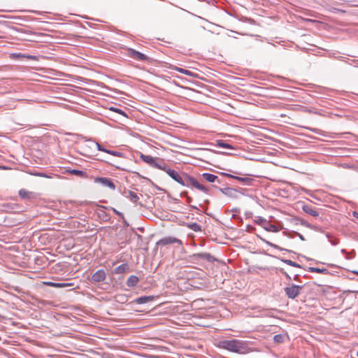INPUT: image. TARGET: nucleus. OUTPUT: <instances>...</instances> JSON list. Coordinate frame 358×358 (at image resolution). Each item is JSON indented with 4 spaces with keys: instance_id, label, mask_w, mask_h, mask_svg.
<instances>
[{
    "instance_id": "1",
    "label": "nucleus",
    "mask_w": 358,
    "mask_h": 358,
    "mask_svg": "<svg viewBox=\"0 0 358 358\" xmlns=\"http://www.w3.org/2000/svg\"><path fill=\"white\" fill-rule=\"evenodd\" d=\"M220 348L238 354H247L252 352L249 343L239 339H225L220 341L218 345Z\"/></svg>"
},
{
    "instance_id": "2",
    "label": "nucleus",
    "mask_w": 358,
    "mask_h": 358,
    "mask_svg": "<svg viewBox=\"0 0 358 358\" xmlns=\"http://www.w3.org/2000/svg\"><path fill=\"white\" fill-rule=\"evenodd\" d=\"M178 183L189 188L194 187L205 193H208L209 192V189L208 187L201 184L196 178L192 176L183 171H182V176Z\"/></svg>"
},
{
    "instance_id": "3",
    "label": "nucleus",
    "mask_w": 358,
    "mask_h": 358,
    "mask_svg": "<svg viewBox=\"0 0 358 358\" xmlns=\"http://www.w3.org/2000/svg\"><path fill=\"white\" fill-rule=\"evenodd\" d=\"M140 158L151 167L158 169H161L163 166L162 164L165 162L162 159L153 157L150 155H145L143 153H140Z\"/></svg>"
},
{
    "instance_id": "4",
    "label": "nucleus",
    "mask_w": 358,
    "mask_h": 358,
    "mask_svg": "<svg viewBox=\"0 0 358 358\" xmlns=\"http://www.w3.org/2000/svg\"><path fill=\"white\" fill-rule=\"evenodd\" d=\"M254 222L267 231L278 232L280 231V229L276 225L272 224L270 221H268L262 217H256V218L254 220Z\"/></svg>"
},
{
    "instance_id": "5",
    "label": "nucleus",
    "mask_w": 358,
    "mask_h": 358,
    "mask_svg": "<svg viewBox=\"0 0 358 358\" xmlns=\"http://www.w3.org/2000/svg\"><path fill=\"white\" fill-rule=\"evenodd\" d=\"M303 289V285H296L293 283L289 284L284 288L285 295L291 299H294Z\"/></svg>"
},
{
    "instance_id": "6",
    "label": "nucleus",
    "mask_w": 358,
    "mask_h": 358,
    "mask_svg": "<svg viewBox=\"0 0 358 358\" xmlns=\"http://www.w3.org/2000/svg\"><path fill=\"white\" fill-rule=\"evenodd\" d=\"M127 56L137 61H142L148 63L152 62V59L146 55L143 54L133 48H127Z\"/></svg>"
},
{
    "instance_id": "7",
    "label": "nucleus",
    "mask_w": 358,
    "mask_h": 358,
    "mask_svg": "<svg viewBox=\"0 0 358 358\" xmlns=\"http://www.w3.org/2000/svg\"><path fill=\"white\" fill-rule=\"evenodd\" d=\"M2 210L10 213H19L23 212L24 207L17 203H7L1 206Z\"/></svg>"
},
{
    "instance_id": "8",
    "label": "nucleus",
    "mask_w": 358,
    "mask_h": 358,
    "mask_svg": "<svg viewBox=\"0 0 358 358\" xmlns=\"http://www.w3.org/2000/svg\"><path fill=\"white\" fill-rule=\"evenodd\" d=\"M162 165L163 166L160 170L166 172L169 176H170L173 180L178 183L182 176V171L178 172L174 169H171L166 162H164Z\"/></svg>"
},
{
    "instance_id": "9",
    "label": "nucleus",
    "mask_w": 358,
    "mask_h": 358,
    "mask_svg": "<svg viewBox=\"0 0 358 358\" xmlns=\"http://www.w3.org/2000/svg\"><path fill=\"white\" fill-rule=\"evenodd\" d=\"M157 245H159V246H165V245H171V244H178V245H182V242L181 240L176 238V237H173V236H166V237H164L162 238H161L160 240H159L157 242Z\"/></svg>"
},
{
    "instance_id": "10",
    "label": "nucleus",
    "mask_w": 358,
    "mask_h": 358,
    "mask_svg": "<svg viewBox=\"0 0 358 358\" xmlns=\"http://www.w3.org/2000/svg\"><path fill=\"white\" fill-rule=\"evenodd\" d=\"M190 259L192 262L198 261L199 259H204L208 262H213L215 260V257L208 252L193 254L190 256Z\"/></svg>"
},
{
    "instance_id": "11",
    "label": "nucleus",
    "mask_w": 358,
    "mask_h": 358,
    "mask_svg": "<svg viewBox=\"0 0 358 358\" xmlns=\"http://www.w3.org/2000/svg\"><path fill=\"white\" fill-rule=\"evenodd\" d=\"M95 183H100L104 187H107L113 190L115 189V185L111 178L104 177H96L94 180Z\"/></svg>"
},
{
    "instance_id": "12",
    "label": "nucleus",
    "mask_w": 358,
    "mask_h": 358,
    "mask_svg": "<svg viewBox=\"0 0 358 358\" xmlns=\"http://www.w3.org/2000/svg\"><path fill=\"white\" fill-rule=\"evenodd\" d=\"M92 144H95L96 148H97V150H99V151H102V152H104L106 153H108V154H110L113 156H115V157H124V154L123 152H119V151H116V150H109V149H107L103 145L99 143H94V142H91Z\"/></svg>"
},
{
    "instance_id": "13",
    "label": "nucleus",
    "mask_w": 358,
    "mask_h": 358,
    "mask_svg": "<svg viewBox=\"0 0 358 358\" xmlns=\"http://www.w3.org/2000/svg\"><path fill=\"white\" fill-rule=\"evenodd\" d=\"M106 278V273L103 269L96 271L92 275L91 280L92 282L97 283L103 282Z\"/></svg>"
},
{
    "instance_id": "14",
    "label": "nucleus",
    "mask_w": 358,
    "mask_h": 358,
    "mask_svg": "<svg viewBox=\"0 0 358 358\" xmlns=\"http://www.w3.org/2000/svg\"><path fill=\"white\" fill-rule=\"evenodd\" d=\"M302 210L306 213H307L314 217H317L320 215L319 210L311 205H308V204L303 205L302 206Z\"/></svg>"
},
{
    "instance_id": "15",
    "label": "nucleus",
    "mask_w": 358,
    "mask_h": 358,
    "mask_svg": "<svg viewBox=\"0 0 358 358\" xmlns=\"http://www.w3.org/2000/svg\"><path fill=\"white\" fill-rule=\"evenodd\" d=\"M18 194L22 199L32 200L36 198V195L34 192H29L25 189H20Z\"/></svg>"
},
{
    "instance_id": "16",
    "label": "nucleus",
    "mask_w": 358,
    "mask_h": 358,
    "mask_svg": "<svg viewBox=\"0 0 358 358\" xmlns=\"http://www.w3.org/2000/svg\"><path fill=\"white\" fill-rule=\"evenodd\" d=\"M99 208L97 210V215L99 218L102 220L104 222H108L110 220V216L109 214H108L103 209L108 208L106 206H99Z\"/></svg>"
},
{
    "instance_id": "17",
    "label": "nucleus",
    "mask_w": 358,
    "mask_h": 358,
    "mask_svg": "<svg viewBox=\"0 0 358 358\" xmlns=\"http://www.w3.org/2000/svg\"><path fill=\"white\" fill-rule=\"evenodd\" d=\"M65 173H68L71 175L76 176L80 178H88L87 173L86 171H83L81 170L66 169L65 170Z\"/></svg>"
},
{
    "instance_id": "18",
    "label": "nucleus",
    "mask_w": 358,
    "mask_h": 358,
    "mask_svg": "<svg viewBox=\"0 0 358 358\" xmlns=\"http://www.w3.org/2000/svg\"><path fill=\"white\" fill-rule=\"evenodd\" d=\"M234 179L238 181L241 184L248 186L253 185L254 182H255L254 178L250 177H241L236 176V177H234Z\"/></svg>"
},
{
    "instance_id": "19",
    "label": "nucleus",
    "mask_w": 358,
    "mask_h": 358,
    "mask_svg": "<svg viewBox=\"0 0 358 358\" xmlns=\"http://www.w3.org/2000/svg\"><path fill=\"white\" fill-rule=\"evenodd\" d=\"M155 299L154 296H143L138 298H136L134 301L138 304H143L150 302L153 301Z\"/></svg>"
},
{
    "instance_id": "20",
    "label": "nucleus",
    "mask_w": 358,
    "mask_h": 358,
    "mask_svg": "<svg viewBox=\"0 0 358 358\" xmlns=\"http://www.w3.org/2000/svg\"><path fill=\"white\" fill-rule=\"evenodd\" d=\"M139 282V278L134 275H130L127 280V285L129 287H134Z\"/></svg>"
},
{
    "instance_id": "21",
    "label": "nucleus",
    "mask_w": 358,
    "mask_h": 358,
    "mask_svg": "<svg viewBox=\"0 0 358 358\" xmlns=\"http://www.w3.org/2000/svg\"><path fill=\"white\" fill-rule=\"evenodd\" d=\"M129 270V266L127 264H122L115 268L114 273L122 274Z\"/></svg>"
},
{
    "instance_id": "22",
    "label": "nucleus",
    "mask_w": 358,
    "mask_h": 358,
    "mask_svg": "<svg viewBox=\"0 0 358 358\" xmlns=\"http://www.w3.org/2000/svg\"><path fill=\"white\" fill-rule=\"evenodd\" d=\"M201 177L208 182H215L217 180V176L209 173H202Z\"/></svg>"
},
{
    "instance_id": "23",
    "label": "nucleus",
    "mask_w": 358,
    "mask_h": 358,
    "mask_svg": "<svg viewBox=\"0 0 358 358\" xmlns=\"http://www.w3.org/2000/svg\"><path fill=\"white\" fill-rule=\"evenodd\" d=\"M308 271L311 273H322V274H329V271L328 269L325 268H317V267H308L306 269Z\"/></svg>"
},
{
    "instance_id": "24",
    "label": "nucleus",
    "mask_w": 358,
    "mask_h": 358,
    "mask_svg": "<svg viewBox=\"0 0 358 358\" xmlns=\"http://www.w3.org/2000/svg\"><path fill=\"white\" fill-rule=\"evenodd\" d=\"M261 240L264 242L266 244H267L268 245L275 248V249H277L278 250H280V251H282V250H285V251H287L288 252H293V251L290 250H287V249H285L283 248H281L280 246L276 245V244H274L268 241H266V239H264L262 238H260Z\"/></svg>"
},
{
    "instance_id": "25",
    "label": "nucleus",
    "mask_w": 358,
    "mask_h": 358,
    "mask_svg": "<svg viewBox=\"0 0 358 358\" xmlns=\"http://www.w3.org/2000/svg\"><path fill=\"white\" fill-rule=\"evenodd\" d=\"M283 234L289 238H294V236H297L301 241H305L304 236L300 233L292 231H283Z\"/></svg>"
},
{
    "instance_id": "26",
    "label": "nucleus",
    "mask_w": 358,
    "mask_h": 358,
    "mask_svg": "<svg viewBox=\"0 0 358 358\" xmlns=\"http://www.w3.org/2000/svg\"><path fill=\"white\" fill-rule=\"evenodd\" d=\"M126 196L127 198H129L134 203H136V204L138 203V201L139 200V196L134 192L129 190L127 192V195H126Z\"/></svg>"
},
{
    "instance_id": "27",
    "label": "nucleus",
    "mask_w": 358,
    "mask_h": 358,
    "mask_svg": "<svg viewBox=\"0 0 358 358\" xmlns=\"http://www.w3.org/2000/svg\"><path fill=\"white\" fill-rule=\"evenodd\" d=\"M286 337H287V334H276L273 336V341L277 344L282 343L285 342Z\"/></svg>"
},
{
    "instance_id": "28",
    "label": "nucleus",
    "mask_w": 358,
    "mask_h": 358,
    "mask_svg": "<svg viewBox=\"0 0 358 358\" xmlns=\"http://www.w3.org/2000/svg\"><path fill=\"white\" fill-rule=\"evenodd\" d=\"M186 226L194 232L201 231V227L196 222L188 223Z\"/></svg>"
},
{
    "instance_id": "29",
    "label": "nucleus",
    "mask_w": 358,
    "mask_h": 358,
    "mask_svg": "<svg viewBox=\"0 0 358 358\" xmlns=\"http://www.w3.org/2000/svg\"><path fill=\"white\" fill-rule=\"evenodd\" d=\"M171 69L173 70H176V71L183 73L185 75L191 76H192L194 75V73L192 71L185 69H182V68H180V67L173 66Z\"/></svg>"
},
{
    "instance_id": "30",
    "label": "nucleus",
    "mask_w": 358,
    "mask_h": 358,
    "mask_svg": "<svg viewBox=\"0 0 358 358\" xmlns=\"http://www.w3.org/2000/svg\"><path fill=\"white\" fill-rule=\"evenodd\" d=\"M217 145L223 148H227V149H234L233 146L225 141L222 140H217Z\"/></svg>"
},
{
    "instance_id": "31",
    "label": "nucleus",
    "mask_w": 358,
    "mask_h": 358,
    "mask_svg": "<svg viewBox=\"0 0 358 358\" xmlns=\"http://www.w3.org/2000/svg\"><path fill=\"white\" fill-rule=\"evenodd\" d=\"M67 287H71L73 289L75 288V284L73 282H57L56 285V287L57 288H64Z\"/></svg>"
},
{
    "instance_id": "32",
    "label": "nucleus",
    "mask_w": 358,
    "mask_h": 358,
    "mask_svg": "<svg viewBox=\"0 0 358 358\" xmlns=\"http://www.w3.org/2000/svg\"><path fill=\"white\" fill-rule=\"evenodd\" d=\"M115 299L116 301L121 303H124L127 301V296L124 294H118L115 296Z\"/></svg>"
},
{
    "instance_id": "33",
    "label": "nucleus",
    "mask_w": 358,
    "mask_h": 358,
    "mask_svg": "<svg viewBox=\"0 0 358 358\" xmlns=\"http://www.w3.org/2000/svg\"><path fill=\"white\" fill-rule=\"evenodd\" d=\"M110 110L114 111V112H115V113H117L118 114H120V115H123L124 117H127V113L124 110L120 109V108H115V107H110Z\"/></svg>"
},
{
    "instance_id": "34",
    "label": "nucleus",
    "mask_w": 358,
    "mask_h": 358,
    "mask_svg": "<svg viewBox=\"0 0 358 358\" xmlns=\"http://www.w3.org/2000/svg\"><path fill=\"white\" fill-rule=\"evenodd\" d=\"M296 220L297 221H299L300 222V224L303 226H305L306 227H308V228H311V225L310 224H309L308 222H306V220H303V219H301V218H296Z\"/></svg>"
},
{
    "instance_id": "35",
    "label": "nucleus",
    "mask_w": 358,
    "mask_h": 358,
    "mask_svg": "<svg viewBox=\"0 0 358 358\" xmlns=\"http://www.w3.org/2000/svg\"><path fill=\"white\" fill-rule=\"evenodd\" d=\"M329 238V242L331 243L332 245H336L339 243V240L336 238H331L329 235H327Z\"/></svg>"
},
{
    "instance_id": "36",
    "label": "nucleus",
    "mask_w": 358,
    "mask_h": 358,
    "mask_svg": "<svg viewBox=\"0 0 358 358\" xmlns=\"http://www.w3.org/2000/svg\"><path fill=\"white\" fill-rule=\"evenodd\" d=\"M280 259L281 262L285 263L286 264H287L289 266H293L294 262L290 259H283V258H280Z\"/></svg>"
},
{
    "instance_id": "37",
    "label": "nucleus",
    "mask_w": 358,
    "mask_h": 358,
    "mask_svg": "<svg viewBox=\"0 0 358 358\" xmlns=\"http://www.w3.org/2000/svg\"><path fill=\"white\" fill-rule=\"evenodd\" d=\"M279 271L282 275H284L286 277L287 279H288L289 280H291L290 275L285 271L284 268H280Z\"/></svg>"
},
{
    "instance_id": "38",
    "label": "nucleus",
    "mask_w": 358,
    "mask_h": 358,
    "mask_svg": "<svg viewBox=\"0 0 358 358\" xmlns=\"http://www.w3.org/2000/svg\"><path fill=\"white\" fill-rule=\"evenodd\" d=\"M44 284L48 286H50V287H56L57 282L48 281V282H44Z\"/></svg>"
},
{
    "instance_id": "39",
    "label": "nucleus",
    "mask_w": 358,
    "mask_h": 358,
    "mask_svg": "<svg viewBox=\"0 0 358 358\" xmlns=\"http://www.w3.org/2000/svg\"><path fill=\"white\" fill-rule=\"evenodd\" d=\"M110 209H111V210H113V212H114L117 215L120 216V217H122V218H124V215H123L122 213L119 212L118 210H116L115 208H110Z\"/></svg>"
},
{
    "instance_id": "40",
    "label": "nucleus",
    "mask_w": 358,
    "mask_h": 358,
    "mask_svg": "<svg viewBox=\"0 0 358 358\" xmlns=\"http://www.w3.org/2000/svg\"><path fill=\"white\" fill-rule=\"evenodd\" d=\"M220 174L223 176H225V177H227V178H233L234 179V177H236V176H234V175H231L230 173H220Z\"/></svg>"
},
{
    "instance_id": "41",
    "label": "nucleus",
    "mask_w": 358,
    "mask_h": 358,
    "mask_svg": "<svg viewBox=\"0 0 358 358\" xmlns=\"http://www.w3.org/2000/svg\"><path fill=\"white\" fill-rule=\"evenodd\" d=\"M110 164L113 166H115L117 169H119V170H125V169H124L123 167H121L119 165H117V164H114L113 163H110Z\"/></svg>"
},
{
    "instance_id": "42",
    "label": "nucleus",
    "mask_w": 358,
    "mask_h": 358,
    "mask_svg": "<svg viewBox=\"0 0 358 358\" xmlns=\"http://www.w3.org/2000/svg\"><path fill=\"white\" fill-rule=\"evenodd\" d=\"M180 196L181 197H185L187 198V196H189L188 195V192L187 191H183L180 193Z\"/></svg>"
},
{
    "instance_id": "43",
    "label": "nucleus",
    "mask_w": 358,
    "mask_h": 358,
    "mask_svg": "<svg viewBox=\"0 0 358 358\" xmlns=\"http://www.w3.org/2000/svg\"><path fill=\"white\" fill-rule=\"evenodd\" d=\"M186 201H187V203H189V204L190 205V203H192V198L191 196H187V197L186 198Z\"/></svg>"
},
{
    "instance_id": "44",
    "label": "nucleus",
    "mask_w": 358,
    "mask_h": 358,
    "mask_svg": "<svg viewBox=\"0 0 358 358\" xmlns=\"http://www.w3.org/2000/svg\"><path fill=\"white\" fill-rule=\"evenodd\" d=\"M293 267H296V268H302V266L300 265L299 264L296 263V262H294L293 263Z\"/></svg>"
},
{
    "instance_id": "45",
    "label": "nucleus",
    "mask_w": 358,
    "mask_h": 358,
    "mask_svg": "<svg viewBox=\"0 0 358 358\" xmlns=\"http://www.w3.org/2000/svg\"><path fill=\"white\" fill-rule=\"evenodd\" d=\"M220 191H221L222 193H224V194H227V192L228 190H229V188H224V189H221V188H220Z\"/></svg>"
},
{
    "instance_id": "46",
    "label": "nucleus",
    "mask_w": 358,
    "mask_h": 358,
    "mask_svg": "<svg viewBox=\"0 0 358 358\" xmlns=\"http://www.w3.org/2000/svg\"><path fill=\"white\" fill-rule=\"evenodd\" d=\"M189 208H190L192 210H199V208H198L196 206L189 205Z\"/></svg>"
},
{
    "instance_id": "47",
    "label": "nucleus",
    "mask_w": 358,
    "mask_h": 358,
    "mask_svg": "<svg viewBox=\"0 0 358 358\" xmlns=\"http://www.w3.org/2000/svg\"><path fill=\"white\" fill-rule=\"evenodd\" d=\"M352 215H353V216H354L355 217H356L357 219H358V212H357V211H354V212L352 213Z\"/></svg>"
},
{
    "instance_id": "48",
    "label": "nucleus",
    "mask_w": 358,
    "mask_h": 358,
    "mask_svg": "<svg viewBox=\"0 0 358 358\" xmlns=\"http://www.w3.org/2000/svg\"><path fill=\"white\" fill-rule=\"evenodd\" d=\"M327 266L331 267V268H335V267H337L336 265L335 264H327Z\"/></svg>"
},
{
    "instance_id": "49",
    "label": "nucleus",
    "mask_w": 358,
    "mask_h": 358,
    "mask_svg": "<svg viewBox=\"0 0 358 358\" xmlns=\"http://www.w3.org/2000/svg\"><path fill=\"white\" fill-rule=\"evenodd\" d=\"M341 253H343L344 255H348V252H347V250L345 249H342Z\"/></svg>"
},
{
    "instance_id": "50",
    "label": "nucleus",
    "mask_w": 358,
    "mask_h": 358,
    "mask_svg": "<svg viewBox=\"0 0 358 358\" xmlns=\"http://www.w3.org/2000/svg\"><path fill=\"white\" fill-rule=\"evenodd\" d=\"M8 168L6 166H0V169H2V170H5V169H7Z\"/></svg>"
},
{
    "instance_id": "51",
    "label": "nucleus",
    "mask_w": 358,
    "mask_h": 358,
    "mask_svg": "<svg viewBox=\"0 0 358 358\" xmlns=\"http://www.w3.org/2000/svg\"><path fill=\"white\" fill-rule=\"evenodd\" d=\"M215 182H217L218 184H221L222 183L221 180L219 179L218 178H217V180Z\"/></svg>"
},
{
    "instance_id": "52",
    "label": "nucleus",
    "mask_w": 358,
    "mask_h": 358,
    "mask_svg": "<svg viewBox=\"0 0 358 358\" xmlns=\"http://www.w3.org/2000/svg\"><path fill=\"white\" fill-rule=\"evenodd\" d=\"M345 258H346L347 259H351V257H349V254H348V255H345Z\"/></svg>"
},
{
    "instance_id": "53",
    "label": "nucleus",
    "mask_w": 358,
    "mask_h": 358,
    "mask_svg": "<svg viewBox=\"0 0 358 358\" xmlns=\"http://www.w3.org/2000/svg\"><path fill=\"white\" fill-rule=\"evenodd\" d=\"M298 278H299V275H296L294 276V280H298Z\"/></svg>"
},
{
    "instance_id": "54",
    "label": "nucleus",
    "mask_w": 358,
    "mask_h": 358,
    "mask_svg": "<svg viewBox=\"0 0 358 358\" xmlns=\"http://www.w3.org/2000/svg\"><path fill=\"white\" fill-rule=\"evenodd\" d=\"M355 274H356L357 275H358V271H354L353 272Z\"/></svg>"
},
{
    "instance_id": "55",
    "label": "nucleus",
    "mask_w": 358,
    "mask_h": 358,
    "mask_svg": "<svg viewBox=\"0 0 358 358\" xmlns=\"http://www.w3.org/2000/svg\"><path fill=\"white\" fill-rule=\"evenodd\" d=\"M357 357H358V352H357Z\"/></svg>"
}]
</instances>
